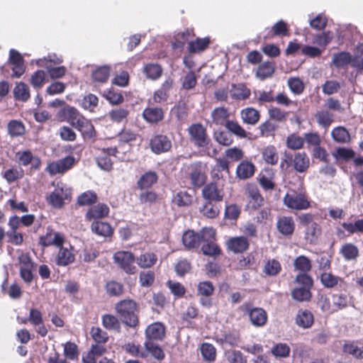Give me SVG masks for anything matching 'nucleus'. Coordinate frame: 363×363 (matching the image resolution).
Here are the masks:
<instances>
[{
  "label": "nucleus",
  "instance_id": "obj_3",
  "mask_svg": "<svg viewBox=\"0 0 363 363\" xmlns=\"http://www.w3.org/2000/svg\"><path fill=\"white\" fill-rule=\"evenodd\" d=\"M52 185L55 189L48 197V202L54 208H61L66 201H71V189L61 182H53Z\"/></svg>",
  "mask_w": 363,
  "mask_h": 363
},
{
  "label": "nucleus",
  "instance_id": "obj_6",
  "mask_svg": "<svg viewBox=\"0 0 363 363\" xmlns=\"http://www.w3.org/2000/svg\"><path fill=\"white\" fill-rule=\"evenodd\" d=\"M189 175L191 185L194 188H199L206 181V165L201 162H194L189 167Z\"/></svg>",
  "mask_w": 363,
  "mask_h": 363
},
{
  "label": "nucleus",
  "instance_id": "obj_48",
  "mask_svg": "<svg viewBox=\"0 0 363 363\" xmlns=\"http://www.w3.org/2000/svg\"><path fill=\"white\" fill-rule=\"evenodd\" d=\"M104 97L112 105H118L123 102L124 98L121 92L113 89L105 91Z\"/></svg>",
  "mask_w": 363,
  "mask_h": 363
},
{
  "label": "nucleus",
  "instance_id": "obj_28",
  "mask_svg": "<svg viewBox=\"0 0 363 363\" xmlns=\"http://www.w3.org/2000/svg\"><path fill=\"white\" fill-rule=\"evenodd\" d=\"M255 166L249 160H243L237 167L236 173L240 179H245L253 175Z\"/></svg>",
  "mask_w": 363,
  "mask_h": 363
},
{
  "label": "nucleus",
  "instance_id": "obj_60",
  "mask_svg": "<svg viewBox=\"0 0 363 363\" xmlns=\"http://www.w3.org/2000/svg\"><path fill=\"white\" fill-rule=\"evenodd\" d=\"M201 351L204 359L209 362L215 359L216 352L215 347L211 344L203 343L201 347Z\"/></svg>",
  "mask_w": 363,
  "mask_h": 363
},
{
  "label": "nucleus",
  "instance_id": "obj_15",
  "mask_svg": "<svg viewBox=\"0 0 363 363\" xmlns=\"http://www.w3.org/2000/svg\"><path fill=\"white\" fill-rule=\"evenodd\" d=\"M331 137L333 141L338 144H349L351 141L350 132L345 127L342 125L333 128L331 130Z\"/></svg>",
  "mask_w": 363,
  "mask_h": 363
},
{
  "label": "nucleus",
  "instance_id": "obj_50",
  "mask_svg": "<svg viewBox=\"0 0 363 363\" xmlns=\"http://www.w3.org/2000/svg\"><path fill=\"white\" fill-rule=\"evenodd\" d=\"M128 115L129 111L125 108L112 109L108 113L110 119L116 123H121L124 120H126Z\"/></svg>",
  "mask_w": 363,
  "mask_h": 363
},
{
  "label": "nucleus",
  "instance_id": "obj_11",
  "mask_svg": "<svg viewBox=\"0 0 363 363\" xmlns=\"http://www.w3.org/2000/svg\"><path fill=\"white\" fill-rule=\"evenodd\" d=\"M289 27L285 21L279 20L270 28H266V35L264 36L265 40L274 38L276 36L283 37L289 35Z\"/></svg>",
  "mask_w": 363,
  "mask_h": 363
},
{
  "label": "nucleus",
  "instance_id": "obj_63",
  "mask_svg": "<svg viewBox=\"0 0 363 363\" xmlns=\"http://www.w3.org/2000/svg\"><path fill=\"white\" fill-rule=\"evenodd\" d=\"M61 112L64 118V120L66 121L69 124L79 115L82 114L76 108L73 106H67L66 108H64L61 111Z\"/></svg>",
  "mask_w": 363,
  "mask_h": 363
},
{
  "label": "nucleus",
  "instance_id": "obj_25",
  "mask_svg": "<svg viewBox=\"0 0 363 363\" xmlns=\"http://www.w3.org/2000/svg\"><path fill=\"white\" fill-rule=\"evenodd\" d=\"M246 192L249 199V206L251 208L256 209L262 206L263 199L255 186L247 185Z\"/></svg>",
  "mask_w": 363,
  "mask_h": 363
},
{
  "label": "nucleus",
  "instance_id": "obj_21",
  "mask_svg": "<svg viewBox=\"0 0 363 363\" xmlns=\"http://www.w3.org/2000/svg\"><path fill=\"white\" fill-rule=\"evenodd\" d=\"M75 256L68 248L60 247L55 258L56 264L65 267L74 262Z\"/></svg>",
  "mask_w": 363,
  "mask_h": 363
},
{
  "label": "nucleus",
  "instance_id": "obj_14",
  "mask_svg": "<svg viewBox=\"0 0 363 363\" xmlns=\"http://www.w3.org/2000/svg\"><path fill=\"white\" fill-rule=\"evenodd\" d=\"M230 95L235 100L243 101L250 96L251 91L244 83L232 84Z\"/></svg>",
  "mask_w": 363,
  "mask_h": 363
},
{
  "label": "nucleus",
  "instance_id": "obj_62",
  "mask_svg": "<svg viewBox=\"0 0 363 363\" xmlns=\"http://www.w3.org/2000/svg\"><path fill=\"white\" fill-rule=\"evenodd\" d=\"M225 356L229 363H246L243 354L238 350H229L225 352Z\"/></svg>",
  "mask_w": 363,
  "mask_h": 363
},
{
  "label": "nucleus",
  "instance_id": "obj_54",
  "mask_svg": "<svg viewBox=\"0 0 363 363\" xmlns=\"http://www.w3.org/2000/svg\"><path fill=\"white\" fill-rule=\"evenodd\" d=\"M304 139L301 136L292 133L286 138V146L291 150H298L303 147Z\"/></svg>",
  "mask_w": 363,
  "mask_h": 363
},
{
  "label": "nucleus",
  "instance_id": "obj_20",
  "mask_svg": "<svg viewBox=\"0 0 363 363\" xmlns=\"http://www.w3.org/2000/svg\"><path fill=\"white\" fill-rule=\"evenodd\" d=\"M275 63L273 62H264L258 66L255 75L260 80H264L273 76L275 72Z\"/></svg>",
  "mask_w": 363,
  "mask_h": 363
},
{
  "label": "nucleus",
  "instance_id": "obj_39",
  "mask_svg": "<svg viewBox=\"0 0 363 363\" xmlns=\"http://www.w3.org/2000/svg\"><path fill=\"white\" fill-rule=\"evenodd\" d=\"M320 234L321 228L317 223L305 228V239L311 244L315 243Z\"/></svg>",
  "mask_w": 363,
  "mask_h": 363
},
{
  "label": "nucleus",
  "instance_id": "obj_30",
  "mask_svg": "<svg viewBox=\"0 0 363 363\" xmlns=\"http://www.w3.org/2000/svg\"><path fill=\"white\" fill-rule=\"evenodd\" d=\"M182 242L187 249L197 248L201 243L199 233L193 230H187L184 233Z\"/></svg>",
  "mask_w": 363,
  "mask_h": 363
},
{
  "label": "nucleus",
  "instance_id": "obj_36",
  "mask_svg": "<svg viewBox=\"0 0 363 363\" xmlns=\"http://www.w3.org/2000/svg\"><path fill=\"white\" fill-rule=\"evenodd\" d=\"M45 72L42 69H38L31 74L29 82L34 89L39 91L45 84Z\"/></svg>",
  "mask_w": 363,
  "mask_h": 363
},
{
  "label": "nucleus",
  "instance_id": "obj_46",
  "mask_svg": "<svg viewBox=\"0 0 363 363\" xmlns=\"http://www.w3.org/2000/svg\"><path fill=\"white\" fill-rule=\"evenodd\" d=\"M157 177L155 172H149L144 174L138 180V185L140 189H147L157 182Z\"/></svg>",
  "mask_w": 363,
  "mask_h": 363
},
{
  "label": "nucleus",
  "instance_id": "obj_2",
  "mask_svg": "<svg viewBox=\"0 0 363 363\" xmlns=\"http://www.w3.org/2000/svg\"><path fill=\"white\" fill-rule=\"evenodd\" d=\"M118 315L123 323L129 327H135L138 323L135 315L136 303L133 300L125 299L118 302L116 306Z\"/></svg>",
  "mask_w": 363,
  "mask_h": 363
},
{
  "label": "nucleus",
  "instance_id": "obj_4",
  "mask_svg": "<svg viewBox=\"0 0 363 363\" xmlns=\"http://www.w3.org/2000/svg\"><path fill=\"white\" fill-rule=\"evenodd\" d=\"M190 140L199 147L209 149L212 146L211 140L206 128L201 123H192L187 129Z\"/></svg>",
  "mask_w": 363,
  "mask_h": 363
},
{
  "label": "nucleus",
  "instance_id": "obj_1",
  "mask_svg": "<svg viewBox=\"0 0 363 363\" xmlns=\"http://www.w3.org/2000/svg\"><path fill=\"white\" fill-rule=\"evenodd\" d=\"M298 286L291 291L292 298L298 301H308L311 297V289L313 286V279L308 274H298L294 280Z\"/></svg>",
  "mask_w": 363,
  "mask_h": 363
},
{
  "label": "nucleus",
  "instance_id": "obj_26",
  "mask_svg": "<svg viewBox=\"0 0 363 363\" xmlns=\"http://www.w3.org/2000/svg\"><path fill=\"white\" fill-rule=\"evenodd\" d=\"M211 40L208 37L197 38L188 44V50L190 53H199L206 50L210 45Z\"/></svg>",
  "mask_w": 363,
  "mask_h": 363
},
{
  "label": "nucleus",
  "instance_id": "obj_56",
  "mask_svg": "<svg viewBox=\"0 0 363 363\" xmlns=\"http://www.w3.org/2000/svg\"><path fill=\"white\" fill-rule=\"evenodd\" d=\"M333 156L335 159H356L355 152L351 148L347 147H337L336 150L333 153ZM358 159H362L359 157Z\"/></svg>",
  "mask_w": 363,
  "mask_h": 363
},
{
  "label": "nucleus",
  "instance_id": "obj_33",
  "mask_svg": "<svg viewBox=\"0 0 363 363\" xmlns=\"http://www.w3.org/2000/svg\"><path fill=\"white\" fill-rule=\"evenodd\" d=\"M315 118L320 126L328 128L333 122V114L327 110H320L315 113Z\"/></svg>",
  "mask_w": 363,
  "mask_h": 363
},
{
  "label": "nucleus",
  "instance_id": "obj_59",
  "mask_svg": "<svg viewBox=\"0 0 363 363\" xmlns=\"http://www.w3.org/2000/svg\"><path fill=\"white\" fill-rule=\"evenodd\" d=\"M198 233L200 242H211L216 240V230L213 228H203Z\"/></svg>",
  "mask_w": 363,
  "mask_h": 363
},
{
  "label": "nucleus",
  "instance_id": "obj_43",
  "mask_svg": "<svg viewBox=\"0 0 363 363\" xmlns=\"http://www.w3.org/2000/svg\"><path fill=\"white\" fill-rule=\"evenodd\" d=\"M340 253L345 259L352 260L358 257L359 250L354 245L347 243L342 247Z\"/></svg>",
  "mask_w": 363,
  "mask_h": 363
},
{
  "label": "nucleus",
  "instance_id": "obj_13",
  "mask_svg": "<svg viewBox=\"0 0 363 363\" xmlns=\"http://www.w3.org/2000/svg\"><path fill=\"white\" fill-rule=\"evenodd\" d=\"M249 240L245 236L230 238L227 241V246L230 250L235 253H241L249 247Z\"/></svg>",
  "mask_w": 363,
  "mask_h": 363
},
{
  "label": "nucleus",
  "instance_id": "obj_42",
  "mask_svg": "<svg viewBox=\"0 0 363 363\" xmlns=\"http://www.w3.org/2000/svg\"><path fill=\"white\" fill-rule=\"evenodd\" d=\"M213 138L220 145L223 146H229L233 143L230 133L226 132L223 130H217L213 133Z\"/></svg>",
  "mask_w": 363,
  "mask_h": 363
},
{
  "label": "nucleus",
  "instance_id": "obj_61",
  "mask_svg": "<svg viewBox=\"0 0 363 363\" xmlns=\"http://www.w3.org/2000/svg\"><path fill=\"white\" fill-rule=\"evenodd\" d=\"M52 235H47L43 241V245L48 246V245H56L60 248V247H62V243L64 242V238L62 236V235L59 233H54L53 237H52Z\"/></svg>",
  "mask_w": 363,
  "mask_h": 363
},
{
  "label": "nucleus",
  "instance_id": "obj_23",
  "mask_svg": "<svg viewBox=\"0 0 363 363\" xmlns=\"http://www.w3.org/2000/svg\"><path fill=\"white\" fill-rule=\"evenodd\" d=\"M249 316L251 323L256 327L265 325L267 320V315L262 308H255L250 311Z\"/></svg>",
  "mask_w": 363,
  "mask_h": 363
},
{
  "label": "nucleus",
  "instance_id": "obj_27",
  "mask_svg": "<svg viewBox=\"0 0 363 363\" xmlns=\"http://www.w3.org/2000/svg\"><path fill=\"white\" fill-rule=\"evenodd\" d=\"M143 73L147 79L155 81L162 75L163 69L158 63H148L144 66Z\"/></svg>",
  "mask_w": 363,
  "mask_h": 363
},
{
  "label": "nucleus",
  "instance_id": "obj_9",
  "mask_svg": "<svg viewBox=\"0 0 363 363\" xmlns=\"http://www.w3.org/2000/svg\"><path fill=\"white\" fill-rule=\"evenodd\" d=\"M203 198L208 202H219L223 199V192L214 182L204 186L202 189Z\"/></svg>",
  "mask_w": 363,
  "mask_h": 363
},
{
  "label": "nucleus",
  "instance_id": "obj_7",
  "mask_svg": "<svg viewBox=\"0 0 363 363\" xmlns=\"http://www.w3.org/2000/svg\"><path fill=\"white\" fill-rule=\"evenodd\" d=\"M113 260L127 274L135 272L136 268L133 265L135 257L130 252L118 251L113 255Z\"/></svg>",
  "mask_w": 363,
  "mask_h": 363
},
{
  "label": "nucleus",
  "instance_id": "obj_57",
  "mask_svg": "<svg viewBox=\"0 0 363 363\" xmlns=\"http://www.w3.org/2000/svg\"><path fill=\"white\" fill-rule=\"evenodd\" d=\"M212 203L213 202L207 201L202 207L200 208V212L208 218H216L219 213L218 208Z\"/></svg>",
  "mask_w": 363,
  "mask_h": 363
},
{
  "label": "nucleus",
  "instance_id": "obj_40",
  "mask_svg": "<svg viewBox=\"0 0 363 363\" xmlns=\"http://www.w3.org/2000/svg\"><path fill=\"white\" fill-rule=\"evenodd\" d=\"M294 266L296 270L300 271L299 274H308L311 269V262L306 256L300 255L294 259Z\"/></svg>",
  "mask_w": 363,
  "mask_h": 363
},
{
  "label": "nucleus",
  "instance_id": "obj_34",
  "mask_svg": "<svg viewBox=\"0 0 363 363\" xmlns=\"http://www.w3.org/2000/svg\"><path fill=\"white\" fill-rule=\"evenodd\" d=\"M7 130L12 138L19 137L25 134L26 127L21 121L11 120L8 123Z\"/></svg>",
  "mask_w": 363,
  "mask_h": 363
},
{
  "label": "nucleus",
  "instance_id": "obj_41",
  "mask_svg": "<svg viewBox=\"0 0 363 363\" xmlns=\"http://www.w3.org/2000/svg\"><path fill=\"white\" fill-rule=\"evenodd\" d=\"M157 256L154 253L146 252L137 258V264L141 268H150L157 262Z\"/></svg>",
  "mask_w": 363,
  "mask_h": 363
},
{
  "label": "nucleus",
  "instance_id": "obj_44",
  "mask_svg": "<svg viewBox=\"0 0 363 363\" xmlns=\"http://www.w3.org/2000/svg\"><path fill=\"white\" fill-rule=\"evenodd\" d=\"M290 347L286 343H277L271 349L272 354L277 358H286L289 356Z\"/></svg>",
  "mask_w": 363,
  "mask_h": 363
},
{
  "label": "nucleus",
  "instance_id": "obj_45",
  "mask_svg": "<svg viewBox=\"0 0 363 363\" xmlns=\"http://www.w3.org/2000/svg\"><path fill=\"white\" fill-rule=\"evenodd\" d=\"M182 88L185 90L194 89L197 84V77L194 71H189L181 78Z\"/></svg>",
  "mask_w": 363,
  "mask_h": 363
},
{
  "label": "nucleus",
  "instance_id": "obj_35",
  "mask_svg": "<svg viewBox=\"0 0 363 363\" xmlns=\"http://www.w3.org/2000/svg\"><path fill=\"white\" fill-rule=\"evenodd\" d=\"M108 211V207L106 204L99 203L87 211L86 218L89 220L101 218L106 217Z\"/></svg>",
  "mask_w": 363,
  "mask_h": 363
},
{
  "label": "nucleus",
  "instance_id": "obj_29",
  "mask_svg": "<svg viewBox=\"0 0 363 363\" xmlns=\"http://www.w3.org/2000/svg\"><path fill=\"white\" fill-rule=\"evenodd\" d=\"M111 67L108 65L98 67L91 73V77L94 82L98 83H106L110 76Z\"/></svg>",
  "mask_w": 363,
  "mask_h": 363
},
{
  "label": "nucleus",
  "instance_id": "obj_51",
  "mask_svg": "<svg viewBox=\"0 0 363 363\" xmlns=\"http://www.w3.org/2000/svg\"><path fill=\"white\" fill-rule=\"evenodd\" d=\"M258 129L259 130V135L262 137H269L271 135H274L276 130L277 129V125H275L273 122L269 120H267L263 123H262Z\"/></svg>",
  "mask_w": 363,
  "mask_h": 363
},
{
  "label": "nucleus",
  "instance_id": "obj_64",
  "mask_svg": "<svg viewBox=\"0 0 363 363\" xmlns=\"http://www.w3.org/2000/svg\"><path fill=\"white\" fill-rule=\"evenodd\" d=\"M344 351L354 356L357 359H363V347H359L354 343H346L344 345Z\"/></svg>",
  "mask_w": 363,
  "mask_h": 363
},
{
  "label": "nucleus",
  "instance_id": "obj_12",
  "mask_svg": "<svg viewBox=\"0 0 363 363\" xmlns=\"http://www.w3.org/2000/svg\"><path fill=\"white\" fill-rule=\"evenodd\" d=\"M240 115L242 123L248 125H256L261 118L259 111L252 107L242 109Z\"/></svg>",
  "mask_w": 363,
  "mask_h": 363
},
{
  "label": "nucleus",
  "instance_id": "obj_53",
  "mask_svg": "<svg viewBox=\"0 0 363 363\" xmlns=\"http://www.w3.org/2000/svg\"><path fill=\"white\" fill-rule=\"evenodd\" d=\"M106 290L109 296H119L123 293V286L119 282L110 281L106 284Z\"/></svg>",
  "mask_w": 363,
  "mask_h": 363
},
{
  "label": "nucleus",
  "instance_id": "obj_19",
  "mask_svg": "<svg viewBox=\"0 0 363 363\" xmlns=\"http://www.w3.org/2000/svg\"><path fill=\"white\" fill-rule=\"evenodd\" d=\"M230 113L225 107H216L211 113L212 123L216 125H225L228 122Z\"/></svg>",
  "mask_w": 363,
  "mask_h": 363
},
{
  "label": "nucleus",
  "instance_id": "obj_52",
  "mask_svg": "<svg viewBox=\"0 0 363 363\" xmlns=\"http://www.w3.org/2000/svg\"><path fill=\"white\" fill-rule=\"evenodd\" d=\"M281 269L280 263L275 259L268 260L264 265L263 272L268 276H276Z\"/></svg>",
  "mask_w": 363,
  "mask_h": 363
},
{
  "label": "nucleus",
  "instance_id": "obj_49",
  "mask_svg": "<svg viewBox=\"0 0 363 363\" xmlns=\"http://www.w3.org/2000/svg\"><path fill=\"white\" fill-rule=\"evenodd\" d=\"M99 104L98 97L93 94H89L85 95L82 100V107L91 112L94 111V109L97 107Z\"/></svg>",
  "mask_w": 363,
  "mask_h": 363
},
{
  "label": "nucleus",
  "instance_id": "obj_16",
  "mask_svg": "<svg viewBox=\"0 0 363 363\" xmlns=\"http://www.w3.org/2000/svg\"><path fill=\"white\" fill-rule=\"evenodd\" d=\"M225 128L229 133L235 135L238 138L250 139L251 138L252 133L245 130L237 121H228L225 124Z\"/></svg>",
  "mask_w": 363,
  "mask_h": 363
},
{
  "label": "nucleus",
  "instance_id": "obj_31",
  "mask_svg": "<svg viewBox=\"0 0 363 363\" xmlns=\"http://www.w3.org/2000/svg\"><path fill=\"white\" fill-rule=\"evenodd\" d=\"M13 96L18 101H27L30 97L29 87L23 82L16 83L13 89Z\"/></svg>",
  "mask_w": 363,
  "mask_h": 363
},
{
  "label": "nucleus",
  "instance_id": "obj_5",
  "mask_svg": "<svg viewBox=\"0 0 363 363\" xmlns=\"http://www.w3.org/2000/svg\"><path fill=\"white\" fill-rule=\"evenodd\" d=\"M284 203L289 208L297 211L306 210L310 207V202L302 191H291L287 193L284 197Z\"/></svg>",
  "mask_w": 363,
  "mask_h": 363
},
{
  "label": "nucleus",
  "instance_id": "obj_22",
  "mask_svg": "<svg viewBox=\"0 0 363 363\" xmlns=\"http://www.w3.org/2000/svg\"><path fill=\"white\" fill-rule=\"evenodd\" d=\"M164 326L160 323L151 324L145 330V335L148 340H161L164 337Z\"/></svg>",
  "mask_w": 363,
  "mask_h": 363
},
{
  "label": "nucleus",
  "instance_id": "obj_38",
  "mask_svg": "<svg viewBox=\"0 0 363 363\" xmlns=\"http://www.w3.org/2000/svg\"><path fill=\"white\" fill-rule=\"evenodd\" d=\"M320 279L321 284L328 289H332L336 286L340 281H342V279L333 275L330 272H323L320 276Z\"/></svg>",
  "mask_w": 363,
  "mask_h": 363
},
{
  "label": "nucleus",
  "instance_id": "obj_47",
  "mask_svg": "<svg viewBox=\"0 0 363 363\" xmlns=\"http://www.w3.org/2000/svg\"><path fill=\"white\" fill-rule=\"evenodd\" d=\"M84 140L92 139L96 137V133L91 121L86 119L81 128L78 130Z\"/></svg>",
  "mask_w": 363,
  "mask_h": 363
},
{
  "label": "nucleus",
  "instance_id": "obj_17",
  "mask_svg": "<svg viewBox=\"0 0 363 363\" xmlns=\"http://www.w3.org/2000/svg\"><path fill=\"white\" fill-rule=\"evenodd\" d=\"M277 228L280 233L286 236H289L294 233L295 223L291 217L283 216L278 219Z\"/></svg>",
  "mask_w": 363,
  "mask_h": 363
},
{
  "label": "nucleus",
  "instance_id": "obj_8",
  "mask_svg": "<svg viewBox=\"0 0 363 363\" xmlns=\"http://www.w3.org/2000/svg\"><path fill=\"white\" fill-rule=\"evenodd\" d=\"M150 147L155 154H161L170 150L172 142L164 135H155L150 139Z\"/></svg>",
  "mask_w": 363,
  "mask_h": 363
},
{
  "label": "nucleus",
  "instance_id": "obj_10",
  "mask_svg": "<svg viewBox=\"0 0 363 363\" xmlns=\"http://www.w3.org/2000/svg\"><path fill=\"white\" fill-rule=\"evenodd\" d=\"M143 119L150 124H157L164 118V111L160 107L147 106L143 113Z\"/></svg>",
  "mask_w": 363,
  "mask_h": 363
},
{
  "label": "nucleus",
  "instance_id": "obj_24",
  "mask_svg": "<svg viewBox=\"0 0 363 363\" xmlns=\"http://www.w3.org/2000/svg\"><path fill=\"white\" fill-rule=\"evenodd\" d=\"M314 322L312 313L308 310L298 311L296 317V324L302 328H310Z\"/></svg>",
  "mask_w": 363,
  "mask_h": 363
},
{
  "label": "nucleus",
  "instance_id": "obj_37",
  "mask_svg": "<svg viewBox=\"0 0 363 363\" xmlns=\"http://www.w3.org/2000/svg\"><path fill=\"white\" fill-rule=\"evenodd\" d=\"M91 228L93 233L101 237H108L112 234V228L107 223L101 221L94 222L91 224Z\"/></svg>",
  "mask_w": 363,
  "mask_h": 363
},
{
  "label": "nucleus",
  "instance_id": "obj_58",
  "mask_svg": "<svg viewBox=\"0 0 363 363\" xmlns=\"http://www.w3.org/2000/svg\"><path fill=\"white\" fill-rule=\"evenodd\" d=\"M97 200V196L95 192L87 191L79 195L77 198V203L79 206L91 205Z\"/></svg>",
  "mask_w": 363,
  "mask_h": 363
},
{
  "label": "nucleus",
  "instance_id": "obj_32",
  "mask_svg": "<svg viewBox=\"0 0 363 363\" xmlns=\"http://www.w3.org/2000/svg\"><path fill=\"white\" fill-rule=\"evenodd\" d=\"M352 62V55L347 52H340L333 55V63L338 69L347 68Z\"/></svg>",
  "mask_w": 363,
  "mask_h": 363
},
{
  "label": "nucleus",
  "instance_id": "obj_18",
  "mask_svg": "<svg viewBox=\"0 0 363 363\" xmlns=\"http://www.w3.org/2000/svg\"><path fill=\"white\" fill-rule=\"evenodd\" d=\"M74 161L75 160H55L48 165L47 170L52 175L61 174L71 168Z\"/></svg>",
  "mask_w": 363,
  "mask_h": 363
},
{
  "label": "nucleus",
  "instance_id": "obj_55",
  "mask_svg": "<svg viewBox=\"0 0 363 363\" xmlns=\"http://www.w3.org/2000/svg\"><path fill=\"white\" fill-rule=\"evenodd\" d=\"M102 324L108 330H119L120 322L112 315L106 314L102 316Z\"/></svg>",
  "mask_w": 363,
  "mask_h": 363
}]
</instances>
